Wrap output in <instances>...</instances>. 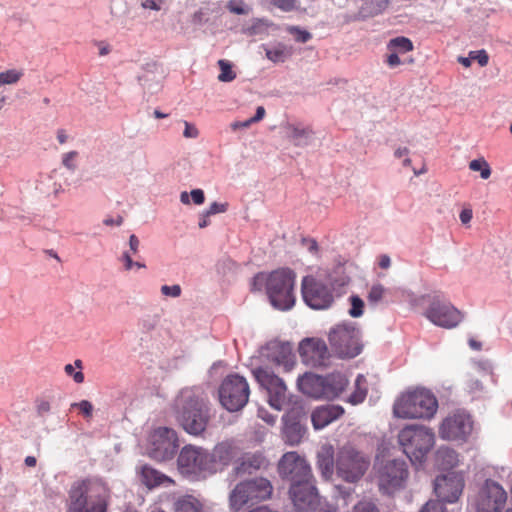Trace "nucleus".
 <instances>
[{
    "mask_svg": "<svg viewBox=\"0 0 512 512\" xmlns=\"http://www.w3.org/2000/svg\"><path fill=\"white\" fill-rule=\"evenodd\" d=\"M141 477L142 482L149 488L159 486L166 482L169 484L173 483L168 476L147 465L142 467Z\"/></svg>",
    "mask_w": 512,
    "mask_h": 512,
    "instance_id": "nucleus-28",
    "label": "nucleus"
},
{
    "mask_svg": "<svg viewBox=\"0 0 512 512\" xmlns=\"http://www.w3.org/2000/svg\"><path fill=\"white\" fill-rule=\"evenodd\" d=\"M314 512H339L335 505H332L326 501L319 502L314 508Z\"/></svg>",
    "mask_w": 512,
    "mask_h": 512,
    "instance_id": "nucleus-53",
    "label": "nucleus"
},
{
    "mask_svg": "<svg viewBox=\"0 0 512 512\" xmlns=\"http://www.w3.org/2000/svg\"><path fill=\"white\" fill-rule=\"evenodd\" d=\"M253 374L260 386L267 391L270 406L282 410L287 404V387L284 381L267 368H257Z\"/></svg>",
    "mask_w": 512,
    "mask_h": 512,
    "instance_id": "nucleus-14",
    "label": "nucleus"
},
{
    "mask_svg": "<svg viewBox=\"0 0 512 512\" xmlns=\"http://www.w3.org/2000/svg\"><path fill=\"white\" fill-rule=\"evenodd\" d=\"M305 303L313 309L328 308L333 302L331 289L313 276H305L301 283Z\"/></svg>",
    "mask_w": 512,
    "mask_h": 512,
    "instance_id": "nucleus-17",
    "label": "nucleus"
},
{
    "mask_svg": "<svg viewBox=\"0 0 512 512\" xmlns=\"http://www.w3.org/2000/svg\"><path fill=\"white\" fill-rule=\"evenodd\" d=\"M81 369H82V361L79 359L74 361V365L66 364L64 367L65 373L68 376L72 377L73 380L78 384L84 382V374L82 373Z\"/></svg>",
    "mask_w": 512,
    "mask_h": 512,
    "instance_id": "nucleus-34",
    "label": "nucleus"
},
{
    "mask_svg": "<svg viewBox=\"0 0 512 512\" xmlns=\"http://www.w3.org/2000/svg\"><path fill=\"white\" fill-rule=\"evenodd\" d=\"M106 489L92 480L75 482L69 491L68 512H106Z\"/></svg>",
    "mask_w": 512,
    "mask_h": 512,
    "instance_id": "nucleus-3",
    "label": "nucleus"
},
{
    "mask_svg": "<svg viewBox=\"0 0 512 512\" xmlns=\"http://www.w3.org/2000/svg\"><path fill=\"white\" fill-rule=\"evenodd\" d=\"M297 383L302 393L315 399L331 400L345 390L348 380L339 372L327 376L305 373L298 378Z\"/></svg>",
    "mask_w": 512,
    "mask_h": 512,
    "instance_id": "nucleus-6",
    "label": "nucleus"
},
{
    "mask_svg": "<svg viewBox=\"0 0 512 512\" xmlns=\"http://www.w3.org/2000/svg\"><path fill=\"white\" fill-rule=\"evenodd\" d=\"M159 1L163 2V0H159ZM141 7L144 9H150V10H155V11H159L161 9V5H160V3H158L157 0H144L141 3Z\"/></svg>",
    "mask_w": 512,
    "mask_h": 512,
    "instance_id": "nucleus-59",
    "label": "nucleus"
},
{
    "mask_svg": "<svg viewBox=\"0 0 512 512\" xmlns=\"http://www.w3.org/2000/svg\"><path fill=\"white\" fill-rule=\"evenodd\" d=\"M407 464L403 460H389L378 470V485L387 494L403 489L408 479Z\"/></svg>",
    "mask_w": 512,
    "mask_h": 512,
    "instance_id": "nucleus-13",
    "label": "nucleus"
},
{
    "mask_svg": "<svg viewBox=\"0 0 512 512\" xmlns=\"http://www.w3.org/2000/svg\"><path fill=\"white\" fill-rule=\"evenodd\" d=\"M463 488L464 479L461 474L456 472L437 476L434 482V491L439 498L438 501L442 503L456 502L461 496Z\"/></svg>",
    "mask_w": 512,
    "mask_h": 512,
    "instance_id": "nucleus-20",
    "label": "nucleus"
},
{
    "mask_svg": "<svg viewBox=\"0 0 512 512\" xmlns=\"http://www.w3.org/2000/svg\"><path fill=\"white\" fill-rule=\"evenodd\" d=\"M212 466V473L227 467L238 454V448L231 441L218 443L209 452Z\"/></svg>",
    "mask_w": 512,
    "mask_h": 512,
    "instance_id": "nucleus-23",
    "label": "nucleus"
},
{
    "mask_svg": "<svg viewBox=\"0 0 512 512\" xmlns=\"http://www.w3.org/2000/svg\"><path fill=\"white\" fill-rule=\"evenodd\" d=\"M250 390L245 378L229 375L222 382L219 398L222 406L228 411H239L248 402Z\"/></svg>",
    "mask_w": 512,
    "mask_h": 512,
    "instance_id": "nucleus-11",
    "label": "nucleus"
},
{
    "mask_svg": "<svg viewBox=\"0 0 512 512\" xmlns=\"http://www.w3.org/2000/svg\"><path fill=\"white\" fill-rule=\"evenodd\" d=\"M286 31L289 34L293 35L295 41H297L299 43H306L312 38V35L310 32L303 30L298 26H288L286 28Z\"/></svg>",
    "mask_w": 512,
    "mask_h": 512,
    "instance_id": "nucleus-39",
    "label": "nucleus"
},
{
    "mask_svg": "<svg viewBox=\"0 0 512 512\" xmlns=\"http://www.w3.org/2000/svg\"><path fill=\"white\" fill-rule=\"evenodd\" d=\"M344 414L343 407L339 405H324L316 408L311 421L315 429H322Z\"/></svg>",
    "mask_w": 512,
    "mask_h": 512,
    "instance_id": "nucleus-24",
    "label": "nucleus"
},
{
    "mask_svg": "<svg viewBox=\"0 0 512 512\" xmlns=\"http://www.w3.org/2000/svg\"><path fill=\"white\" fill-rule=\"evenodd\" d=\"M220 67V74L218 80L220 82H231L236 78V73L232 69V65L227 60L221 59L218 61Z\"/></svg>",
    "mask_w": 512,
    "mask_h": 512,
    "instance_id": "nucleus-36",
    "label": "nucleus"
},
{
    "mask_svg": "<svg viewBox=\"0 0 512 512\" xmlns=\"http://www.w3.org/2000/svg\"><path fill=\"white\" fill-rule=\"evenodd\" d=\"M384 294L385 288L381 284H375L370 288L367 299L369 303L376 304L383 299Z\"/></svg>",
    "mask_w": 512,
    "mask_h": 512,
    "instance_id": "nucleus-41",
    "label": "nucleus"
},
{
    "mask_svg": "<svg viewBox=\"0 0 512 512\" xmlns=\"http://www.w3.org/2000/svg\"><path fill=\"white\" fill-rule=\"evenodd\" d=\"M385 63L390 68H395V67L399 66L400 64H402V61L400 60L399 54H397L395 52H389V54H387V56H386Z\"/></svg>",
    "mask_w": 512,
    "mask_h": 512,
    "instance_id": "nucleus-54",
    "label": "nucleus"
},
{
    "mask_svg": "<svg viewBox=\"0 0 512 512\" xmlns=\"http://www.w3.org/2000/svg\"><path fill=\"white\" fill-rule=\"evenodd\" d=\"M181 287L180 285L176 284V285H172V286H168V285H163L161 287V293L165 296H170V297H179L181 295Z\"/></svg>",
    "mask_w": 512,
    "mask_h": 512,
    "instance_id": "nucleus-50",
    "label": "nucleus"
},
{
    "mask_svg": "<svg viewBox=\"0 0 512 512\" xmlns=\"http://www.w3.org/2000/svg\"><path fill=\"white\" fill-rule=\"evenodd\" d=\"M192 201L196 205H201L205 201V195L202 189H193L190 193Z\"/></svg>",
    "mask_w": 512,
    "mask_h": 512,
    "instance_id": "nucleus-56",
    "label": "nucleus"
},
{
    "mask_svg": "<svg viewBox=\"0 0 512 512\" xmlns=\"http://www.w3.org/2000/svg\"><path fill=\"white\" fill-rule=\"evenodd\" d=\"M24 75L22 69H9L0 72V86L16 84Z\"/></svg>",
    "mask_w": 512,
    "mask_h": 512,
    "instance_id": "nucleus-33",
    "label": "nucleus"
},
{
    "mask_svg": "<svg viewBox=\"0 0 512 512\" xmlns=\"http://www.w3.org/2000/svg\"><path fill=\"white\" fill-rule=\"evenodd\" d=\"M103 223L106 226H113V225L120 226L123 223V217L122 216H118L116 219L108 217V218L104 219Z\"/></svg>",
    "mask_w": 512,
    "mask_h": 512,
    "instance_id": "nucleus-62",
    "label": "nucleus"
},
{
    "mask_svg": "<svg viewBox=\"0 0 512 512\" xmlns=\"http://www.w3.org/2000/svg\"><path fill=\"white\" fill-rule=\"evenodd\" d=\"M273 494V485L264 477H255L240 481L229 494V507L239 512L245 506H253L269 500Z\"/></svg>",
    "mask_w": 512,
    "mask_h": 512,
    "instance_id": "nucleus-5",
    "label": "nucleus"
},
{
    "mask_svg": "<svg viewBox=\"0 0 512 512\" xmlns=\"http://www.w3.org/2000/svg\"><path fill=\"white\" fill-rule=\"evenodd\" d=\"M139 246H140V241L138 239V237L134 234H132L129 238V253L132 255H136L137 252H138V249H139Z\"/></svg>",
    "mask_w": 512,
    "mask_h": 512,
    "instance_id": "nucleus-58",
    "label": "nucleus"
},
{
    "mask_svg": "<svg viewBox=\"0 0 512 512\" xmlns=\"http://www.w3.org/2000/svg\"><path fill=\"white\" fill-rule=\"evenodd\" d=\"M352 512H380L375 503L369 500L359 501L354 507Z\"/></svg>",
    "mask_w": 512,
    "mask_h": 512,
    "instance_id": "nucleus-44",
    "label": "nucleus"
},
{
    "mask_svg": "<svg viewBox=\"0 0 512 512\" xmlns=\"http://www.w3.org/2000/svg\"><path fill=\"white\" fill-rule=\"evenodd\" d=\"M368 393V384L367 380L363 375H358L355 380V389L352 394L348 398V402L357 405L362 403Z\"/></svg>",
    "mask_w": 512,
    "mask_h": 512,
    "instance_id": "nucleus-30",
    "label": "nucleus"
},
{
    "mask_svg": "<svg viewBox=\"0 0 512 512\" xmlns=\"http://www.w3.org/2000/svg\"><path fill=\"white\" fill-rule=\"evenodd\" d=\"M329 343L332 351L340 358H354L362 351L360 332L348 324H339L331 329Z\"/></svg>",
    "mask_w": 512,
    "mask_h": 512,
    "instance_id": "nucleus-9",
    "label": "nucleus"
},
{
    "mask_svg": "<svg viewBox=\"0 0 512 512\" xmlns=\"http://www.w3.org/2000/svg\"><path fill=\"white\" fill-rule=\"evenodd\" d=\"M395 157L401 158L403 156H407L409 154V149L407 147H400L395 151Z\"/></svg>",
    "mask_w": 512,
    "mask_h": 512,
    "instance_id": "nucleus-64",
    "label": "nucleus"
},
{
    "mask_svg": "<svg viewBox=\"0 0 512 512\" xmlns=\"http://www.w3.org/2000/svg\"><path fill=\"white\" fill-rule=\"evenodd\" d=\"M277 354L271 355L272 361L282 366L284 372L291 371L296 365L295 356L291 350L285 346L278 345L276 347Z\"/></svg>",
    "mask_w": 512,
    "mask_h": 512,
    "instance_id": "nucleus-29",
    "label": "nucleus"
},
{
    "mask_svg": "<svg viewBox=\"0 0 512 512\" xmlns=\"http://www.w3.org/2000/svg\"><path fill=\"white\" fill-rule=\"evenodd\" d=\"M472 431L470 416L458 412L445 418L440 426L439 435L442 439H465Z\"/></svg>",
    "mask_w": 512,
    "mask_h": 512,
    "instance_id": "nucleus-21",
    "label": "nucleus"
},
{
    "mask_svg": "<svg viewBox=\"0 0 512 512\" xmlns=\"http://www.w3.org/2000/svg\"><path fill=\"white\" fill-rule=\"evenodd\" d=\"M122 260L124 261L125 263V269L126 270H131L133 267H137V268H145V265L143 263H140V262H134L132 260V257H131V254L129 252H125L123 255H122Z\"/></svg>",
    "mask_w": 512,
    "mask_h": 512,
    "instance_id": "nucleus-51",
    "label": "nucleus"
},
{
    "mask_svg": "<svg viewBox=\"0 0 512 512\" xmlns=\"http://www.w3.org/2000/svg\"><path fill=\"white\" fill-rule=\"evenodd\" d=\"M386 47L389 52H395L397 54H405L414 49L413 42L405 36L390 39Z\"/></svg>",
    "mask_w": 512,
    "mask_h": 512,
    "instance_id": "nucleus-31",
    "label": "nucleus"
},
{
    "mask_svg": "<svg viewBox=\"0 0 512 512\" xmlns=\"http://www.w3.org/2000/svg\"><path fill=\"white\" fill-rule=\"evenodd\" d=\"M289 418L290 414H287L283 417V438L287 444L294 446L301 442L304 429L298 421H290Z\"/></svg>",
    "mask_w": 512,
    "mask_h": 512,
    "instance_id": "nucleus-27",
    "label": "nucleus"
},
{
    "mask_svg": "<svg viewBox=\"0 0 512 512\" xmlns=\"http://www.w3.org/2000/svg\"><path fill=\"white\" fill-rule=\"evenodd\" d=\"M270 279V273L266 274L264 272H260L256 274L251 281V291H262L263 288L266 289V293L268 294V282Z\"/></svg>",
    "mask_w": 512,
    "mask_h": 512,
    "instance_id": "nucleus-38",
    "label": "nucleus"
},
{
    "mask_svg": "<svg viewBox=\"0 0 512 512\" xmlns=\"http://www.w3.org/2000/svg\"><path fill=\"white\" fill-rule=\"evenodd\" d=\"M278 472L281 478L291 484L312 478V472L307 461L296 452L285 453L279 461Z\"/></svg>",
    "mask_w": 512,
    "mask_h": 512,
    "instance_id": "nucleus-18",
    "label": "nucleus"
},
{
    "mask_svg": "<svg viewBox=\"0 0 512 512\" xmlns=\"http://www.w3.org/2000/svg\"><path fill=\"white\" fill-rule=\"evenodd\" d=\"M265 116V109L262 106H259L256 110V114L250 119L245 121V126H250L252 123L258 122L262 120Z\"/></svg>",
    "mask_w": 512,
    "mask_h": 512,
    "instance_id": "nucleus-57",
    "label": "nucleus"
},
{
    "mask_svg": "<svg viewBox=\"0 0 512 512\" xmlns=\"http://www.w3.org/2000/svg\"><path fill=\"white\" fill-rule=\"evenodd\" d=\"M398 442L410 461L421 465L435 445V434L423 425H406L398 434Z\"/></svg>",
    "mask_w": 512,
    "mask_h": 512,
    "instance_id": "nucleus-4",
    "label": "nucleus"
},
{
    "mask_svg": "<svg viewBox=\"0 0 512 512\" xmlns=\"http://www.w3.org/2000/svg\"><path fill=\"white\" fill-rule=\"evenodd\" d=\"M424 315L434 325L446 329L456 327L463 319L461 311L450 302L436 298L431 301Z\"/></svg>",
    "mask_w": 512,
    "mask_h": 512,
    "instance_id": "nucleus-16",
    "label": "nucleus"
},
{
    "mask_svg": "<svg viewBox=\"0 0 512 512\" xmlns=\"http://www.w3.org/2000/svg\"><path fill=\"white\" fill-rule=\"evenodd\" d=\"M351 308L349 310V314L354 317H360L363 314L364 302L363 300L356 295L350 297Z\"/></svg>",
    "mask_w": 512,
    "mask_h": 512,
    "instance_id": "nucleus-42",
    "label": "nucleus"
},
{
    "mask_svg": "<svg viewBox=\"0 0 512 512\" xmlns=\"http://www.w3.org/2000/svg\"><path fill=\"white\" fill-rule=\"evenodd\" d=\"M176 419L190 435L200 436L213 417L211 407L203 398L183 393L176 401Z\"/></svg>",
    "mask_w": 512,
    "mask_h": 512,
    "instance_id": "nucleus-1",
    "label": "nucleus"
},
{
    "mask_svg": "<svg viewBox=\"0 0 512 512\" xmlns=\"http://www.w3.org/2000/svg\"><path fill=\"white\" fill-rule=\"evenodd\" d=\"M506 502L507 493L503 487L493 480H486L476 495L474 506L477 512H502Z\"/></svg>",
    "mask_w": 512,
    "mask_h": 512,
    "instance_id": "nucleus-15",
    "label": "nucleus"
},
{
    "mask_svg": "<svg viewBox=\"0 0 512 512\" xmlns=\"http://www.w3.org/2000/svg\"><path fill=\"white\" fill-rule=\"evenodd\" d=\"M437 408L436 397L429 390L417 388L402 393L395 400L393 413L402 419H430Z\"/></svg>",
    "mask_w": 512,
    "mask_h": 512,
    "instance_id": "nucleus-2",
    "label": "nucleus"
},
{
    "mask_svg": "<svg viewBox=\"0 0 512 512\" xmlns=\"http://www.w3.org/2000/svg\"><path fill=\"white\" fill-rule=\"evenodd\" d=\"M378 265L382 269H388L391 265V259L388 255L382 254L379 256Z\"/></svg>",
    "mask_w": 512,
    "mask_h": 512,
    "instance_id": "nucleus-60",
    "label": "nucleus"
},
{
    "mask_svg": "<svg viewBox=\"0 0 512 512\" xmlns=\"http://www.w3.org/2000/svg\"><path fill=\"white\" fill-rule=\"evenodd\" d=\"M184 125H185V129L183 132L184 137H186V138H197L198 137L199 131L194 125L190 124L187 121H184Z\"/></svg>",
    "mask_w": 512,
    "mask_h": 512,
    "instance_id": "nucleus-55",
    "label": "nucleus"
},
{
    "mask_svg": "<svg viewBox=\"0 0 512 512\" xmlns=\"http://www.w3.org/2000/svg\"><path fill=\"white\" fill-rule=\"evenodd\" d=\"M77 157H78L77 151H70L68 153H65L62 158V164L67 169L74 171L77 167V165H76Z\"/></svg>",
    "mask_w": 512,
    "mask_h": 512,
    "instance_id": "nucleus-47",
    "label": "nucleus"
},
{
    "mask_svg": "<svg viewBox=\"0 0 512 512\" xmlns=\"http://www.w3.org/2000/svg\"><path fill=\"white\" fill-rule=\"evenodd\" d=\"M289 495L298 512H308L321 502L313 477L291 484Z\"/></svg>",
    "mask_w": 512,
    "mask_h": 512,
    "instance_id": "nucleus-19",
    "label": "nucleus"
},
{
    "mask_svg": "<svg viewBox=\"0 0 512 512\" xmlns=\"http://www.w3.org/2000/svg\"><path fill=\"white\" fill-rule=\"evenodd\" d=\"M71 408H78L85 418H88V419L92 418L93 405L88 400H82L77 403H72Z\"/></svg>",
    "mask_w": 512,
    "mask_h": 512,
    "instance_id": "nucleus-43",
    "label": "nucleus"
},
{
    "mask_svg": "<svg viewBox=\"0 0 512 512\" xmlns=\"http://www.w3.org/2000/svg\"><path fill=\"white\" fill-rule=\"evenodd\" d=\"M317 466L324 479L330 480L336 468L334 448L330 444L322 445L317 454Z\"/></svg>",
    "mask_w": 512,
    "mask_h": 512,
    "instance_id": "nucleus-25",
    "label": "nucleus"
},
{
    "mask_svg": "<svg viewBox=\"0 0 512 512\" xmlns=\"http://www.w3.org/2000/svg\"><path fill=\"white\" fill-rule=\"evenodd\" d=\"M265 465V458L261 454H246L237 463L234 471L237 475L252 474Z\"/></svg>",
    "mask_w": 512,
    "mask_h": 512,
    "instance_id": "nucleus-26",
    "label": "nucleus"
},
{
    "mask_svg": "<svg viewBox=\"0 0 512 512\" xmlns=\"http://www.w3.org/2000/svg\"><path fill=\"white\" fill-rule=\"evenodd\" d=\"M266 57L274 63L285 62L292 55V48L284 44H278L265 49Z\"/></svg>",
    "mask_w": 512,
    "mask_h": 512,
    "instance_id": "nucleus-32",
    "label": "nucleus"
},
{
    "mask_svg": "<svg viewBox=\"0 0 512 512\" xmlns=\"http://www.w3.org/2000/svg\"><path fill=\"white\" fill-rule=\"evenodd\" d=\"M302 361L309 366H325L330 354L326 343L321 339L307 338L299 346Z\"/></svg>",
    "mask_w": 512,
    "mask_h": 512,
    "instance_id": "nucleus-22",
    "label": "nucleus"
},
{
    "mask_svg": "<svg viewBox=\"0 0 512 512\" xmlns=\"http://www.w3.org/2000/svg\"><path fill=\"white\" fill-rule=\"evenodd\" d=\"M469 55L471 60H476L481 67L488 64L489 57L485 50L472 51Z\"/></svg>",
    "mask_w": 512,
    "mask_h": 512,
    "instance_id": "nucleus-49",
    "label": "nucleus"
},
{
    "mask_svg": "<svg viewBox=\"0 0 512 512\" xmlns=\"http://www.w3.org/2000/svg\"><path fill=\"white\" fill-rule=\"evenodd\" d=\"M228 8L231 12L238 15H243L248 12L247 9L242 5L241 1L238 0H231L228 4Z\"/></svg>",
    "mask_w": 512,
    "mask_h": 512,
    "instance_id": "nucleus-52",
    "label": "nucleus"
},
{
    "mask_svg": "<svg viewBox=\"0 0 512 512\" xmlns=\"http://www.w3.org/2000/svg\"><path fill=\"white\" fill-rule=\"evenodd\" d=\"M296 274L290 268H279L270 273L268 298L276 309L287 311L295 304Z\"/></svg>",
    "mask_w": 512,
    "mask_h": 512,
    "instance_id": "nucleus-8",
    "label": "nucleus"
},
{
    "mask_svg": "<svg viewBox=\"0 0 512 512\" xmlns=\"http://www.w3.org/2000/svg\"><path fill=\"white\" fill-rule=\"evenodd\" d=\"M370 467V457L353 444L346 443L336 453V473L348 483H357Z\"/></svg>",
    "mask_w": 512,
    "mask_h": 512,
    "instance_id": "nucleus-7",
    "label": "nucleus"
},
{
    "mask_svg": "<svg viewBox=\"0 0 512 512\" xmlns=\"http://www.w3.org/2000/svg\"><path fill=\"white\" fill-rule=\"evenodd\" d=\"M57 139L60 144H64L67 141L68 136H67L65 130L60 129L57 131Z\"/></svg>",
    "mask_w": 512,
    "mask_h": 512,
    "instance_id": "nucleus-63",
    "label": "nucleus"
},
{
    "mask_svg": "<svg viewBox=\"0 0 512 512\" xmlns=\"http://www.w3.org/2000/svg\"><path fill=\"white\" fill-rule=\"evenodd\" d=\"M270 2L284 12H290L297 8V0H270Z\"/></svg>",
    "mask_w": 512,
    "mask_h": 512,
    "instance_id": "nucleus-45",
    "label": "nucleus"
},
{
    "mask_svg": "<svg viewBox=\"0 0 512 512\" xmlns=\"http://www.w3.org/2000/svg\"><path fill=\"white\" fill-rule=\"evenodd\" d=\"M177 464L181 474L189 477L212 474L210 454L201 447L184 446L179 453Z\"/></svg>",
    "mask_w": 512,
    "mask_h": 512,
    "instance_id": "nucleus-10",
    "label": "nucleus"
},
{
    "mask_svg": "<svg viewBox=\"0 0 512 512\" xmlns=\"http://www.w3.org/2000/svg\"><path fill=\"white\" fill-rule=\"evenodd\" d=\"M438 460H442V465L454 467L458 463L457 453L449 448H440L437 452Z\"/></svg>",
    "mask_w": 512,
    "mask_h": 512,
    "instance_id": "nucleus-35",
    "label": "nucleus"
},
{
    "mask_svg": "<svg viewBox=\"0 0 512 512\" xmlns=\"http://www.w3.org/2000/svg\"><path fill=\"white\" fill-rule=\"evenodd\" d=\"M469 168L472 171H479L482 179H488L491 175V168L484 158L474 159L469 163Z\"/></svg>",
    "mask_w": 512,
    "mask_h": 512,
    "instance_id": "nucleus-37",
    "label": "nucleus"
},
{
    "mask_svg": "<svg viewBox=\"0 0 512 512\" xmlns=\"http://www.w3.org/2000/svg\"><path fill=\"white\" fill-rule=\"evenodd\" d=\"M419 512H447L441 501L429 500Z\"/></svg>",
    "mask_w": 512,
    "mask_h": 512,
    "instance_id": "nucleus-46",
    "label": "nucleus"
},
{
    "mask_svg": "<svg viewBox=\"0 0 512 512\" xmlns=\"http://www.w3.org/2000/svg\"><path fill=\"white\" fill-rule=\"evenodd\" d=\"M459 218L463 224L469 223L472 219V210L471 209L462 210L459 215Z\"/></svg>",
    "mask_w": 512,
    "mask_h": 512,
    "instance_id": "nucleus-61",
    "label": "nucleus"
},
{
    "mask_svg": "<svg viewBox=\"0 0 512 512\" xmlns=\"http://www.w3.org/2000/svg\"><path fill=\"white\" fill-rule=\"evenodd\" d=\"M308 131L305 129H301L295 126H289L287 137L295 144L301 145V139L306 138L308 136Z\"/></svg>",
    "mask_w": 512,
    "mask_h": 512,
    "instance_id": "nucleus-40",
    "label": "nucleus"
},
{
    "mask_svg": "<svg viewBox=\"0 0 512 512\" xmlns=\"http://www.w3.org/2000/svg\"><path fill=\"white\" fill-rule=\"evenodd\" d=\"M176 432L168 427L154 429L148 438V454L156 461L170 460L178 449Z\"/></svg>",
    "mask_w": 512,
    "mask_h": 512,
    "instance_id": "nucleus-12",
    "label": "nucleus"
},
{
    "mask_svg": "<svg viewBox=\"0 0 512 512\" xmlns=\"http://www.w3.org/2000/svg\"><path fill=\"white\" fill-rule=\"evenodd\" d=\"M228 209V203L213 202L209 208L205 211V216H211L218 213H224Z\"/></svg>",
    "mask_w": 512,
    "mask_h": 512,
    "instance_id": "nucleus-48",
    "label": "nucleus"
}]
</instances>
